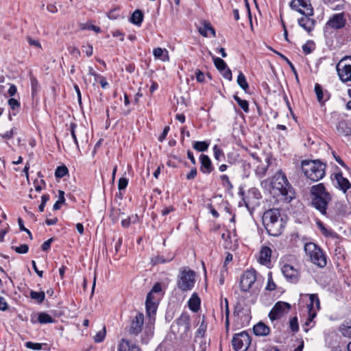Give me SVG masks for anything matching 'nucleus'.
Segmentation results:
<instances>
[{
  "label": "nucleus",
  "instance_id": "obj_1",
  "mask_svg": "<svg viewBox=\"0 0 351 351\" xmlns=\"http://www.w3.org/2000/svg\"><path fill=\"white\" fill-rule=\"evenodd\" d=\"M261 185L280 201L289 203L295 197L294 189L281 170H278L270 180H263Z\"/></svg>",
  "mask_w": 351,
  "mask_h": 351
},
{
  "label": "nucleus",
  "instance_id": "obj_2",
  "mask_svg": "<svg viewBox=\"0 0 351 351\" xmlns=\"http://www.w3.org/2000/svg\"><path fill=\"white\" fill-rule=\"evenodd\" d=\"M263 221L267 233L273 237L281 234L285 228V223L278 209L273 208L265 211L263 216Z\"/></svg>",
  "mask_w": 351,
  "mask_h": 351
},
{
  "label": "nucleus",
  "instance_id": "obj_3",
  "mask_svg": "<svg viewBox=\"0 0 351 351\" xmlns=\"http://www.w3.org/2000/svg\"><path fill=\"white\" fill-rule=\"evenodd\" d=\"M312 205L323 215H327L328 204L332 200L331 195L328 192L322 183L314 185L311 189Z\"/></svg>",
  "mask_w": 351,
  "mask_h": 351
},
{
  "label": "nucleus",
  "instance_id": "obj_4",
  "mask_svg": "<svg viewBox=\"0 0 351 351\" xmlns=\"http://www.w3.org/2000/svg\"><path fill=\"white\" fill-rule=\"evenodd\" d=\"M326 165L319 160H304L302 170L304 175L313 182L322 179L325 176Z\"/></svg>",
  "mask_w": 351,
  "mask_h": 351
},
{
  "label": "nucleus",
  "instance_id": "obj_5",
  "mask_svg": "<svg viewBox=\"0 0 351 351\" xmlns=\"http://www.w3.org/2000/svg\"><path fill=\"white\" fill-rule=\"evenodd\" d=\"M304 250L313 264L321 268L326 266L327 256L317 245L311 242L307 243L305 244Z\"/></svg>",
  "mask_w": 351,
  "mask_h": 351
},
{
  "label": "nucleus",
  "instance_id": "obj_6",
  "mask_svg": "<svg viewBox=\"0 0 351 351\" xmlns=\"http://www.w3.org/2000/svg\"><path fill=\"white\" fill-rule=\"evenodd\" d=\"M190 329V316L187 313H182L171 326V332L174 335H179L180 338L182 339L188 337Z\"/></svg>",
  "mask_w": 351,
  "mask_h": 351
},
{
  "label": "nucleus",
  "instance_id": "obj_7",
  "mask_svg": "<svg viewBox=\"0 0 351 351\" xmlns=\"http://www.w3.org/2000/svg\"><path fill=\"white\" fill-rule=\"evenodd\" d=\"M195 273L191 269L180 271L178 276L177 287L182 291L191 290L195 282Z\"/></svg>",
  "mask_w": 351,
  "mask_h": 351
},
{
  "label": "nucleus",
  "instance_id": "obj_8",
  "mask_svg": "<svg viewBox=\"0 0 351 351\" xmlns=\"http://www.w3.org/2000/svg\"><path fill=\"white\" fill-rule=\"evenodd\" d=\"M336 69L341 82H351V56L343 58L337 64Z\"/></svg>",
  "mask_w": 351,
  "mask_h": 351
},
{
  "label": "nucleus",
  "instance_id": "obj_9",
  "mask_svg": "<svg viewBox=\"0 0 351 351\" xmlns=\"http://www.w3.org/2000/svg\"><path fill=\"white\" fill-rule=\"evenodd\" d=\"M232 343L235 351H246L251 343L250 336L245 331L235 334L233 336Z\"/></svg>",
  "mask_w": 351,
  "mask_h": 351
},
{
  "label": "nucleus",
  "instance_id": "obj_10",
  "mask_svg": "<svg viewBox=\"0 0 351 351\" xmlns=\"http://www.w3.org/2000/svg\"><path fill=\"white\" fill-rule=\"evenodd\" d=\"M256 280V273L254 269L245 271L241 276L240 288L243 292L250 291L254 288Z\"/></svg>",
  "mask_w": 351,
  "mask_h": 351
},
{
  "label": "nucleus",
  "instance_id": "obj_11",
  "mask_svg": "<svg viewBox=\"0 0 351 351\" xmlns=\"http://www.w3.org/2000/svg\"><path fill=\"white\" fill-rule=\"evenodd\" d=\"M289 6L303 15H313L314 10L309 0H292Z\"/></svg>",
  "mask_w": 351,
  "mask_h": 351
},
{
  "label": "nucleus",
  "instance_id": "obj_12",
  "mask_svg": "<svg viewBox=\"0 0 351 351\" xmlns=\"http://www.w3.org/2000/svg\"><path fill=\"white\" fill-rule=\"evenodd\" d=\"M291 308L289 303L278 302L274 306L269 313V317L271 322L280 319Z\"/></svg>",
  "mask_w": 351,
  "mask_h": 351
},
{
  "label": "nucleus",
  "instance_id": "obj_13",
  "mask_svg": "<svg viewBox=\"0 0 351 351\" xmlns=\"http://www.w3.org/2000/svg\"><path fill=\"white\" fill-rule=\"evenodd\" d=\"M282 273L287 281L297 283L300 279V272L293 266L285 264L281 268Z\"/></svg>",
  "mask_w": 351,
  "mask_h": 351
},
{
  "label": "nucleus",
  "instance_id": "obj_14",
  "mask_svg": "<svg viewBox=\"0 0 351 351\" xmlns=\"http://www.w3.org/2000/svg\"><path fill=\"white\" fill-rule=\"evenodd\" d=\"M346 25V19L343 13H338L332 15L326 24L325 28L339 29L343 28Z\"/></svg>",
  "mask_w": 351,
  "mask_h": 351
},
{
  "label": "nucleus",
  "instance_id": "obj_15",
  "mask_svg": "<svg viewBox=\"0 0 351 351\" xmlns=\"http://www.w3.org/2000/svg\"><path fill=\"white\" fill-rule=\"evenodd\" d=\"M144 322V315L142 313H136L134 318L132 319L129 330V332L132 335H138L142 330V327Z\"/></svg>",
  "mask_w": 351,
  "mask_h": 351
},
{
  "label": "nucleus",
  "instance_id": "obj_16",
  "mask_svg": "<svg viewBox=\"0 0 351 351\" xmlns=\"http://www.w3.org/2000/svg\"><path fill=\"white\" fill-rule=\"evenodd\" d=\"M312 16L304 15L298 20V25L308 33L313 30L316 23L315 20L311 18Z\"/></svg>",
  "mask_w": 351,
  "mask_h": 351
},
{
  "label": "nucleus",
  "instance_id": "obj_17",
  "mask_svg": "<svg viewBox=\"0 0 351 351\" xmlns=\"http://www.w3.org/2000/svg\"><path fill=\"white\" fill-rule=\"evenodd\" d=\"M200 171L205 174L210 173L213 170V167L210 158L205 154L200 155Z\"/></svg>",
  "mask_w": 351,
  "mask_h": 351
},
{
  "label": "nucleus",
  "instance_id": "obj_18",
  "mask_svg": "<svg viewBox=\"0 0 351 351\" xmlns=\"http://www.w3.org/2000/svg\"><path fill=\"white\" fill-rule=\"evenodd\" d=\"M261 197V195L257 189H255V188L250 189L247 192V195L246 197L243 199L245 206L248 209H250V205L253 204V202H252V199L257 201Z\"/></svg>",
  "mask_w": 351,
  "mask_h": 351
},
{
  "label": "nucleus",
  "instance_id": "obj_19",
  "mask_svg": "<svg viewBox=\"0 0 351 351\" xmlns=\"http://www.w3.org/2000/svg\"><path fill=\"white\" fill-rule=\"evenodd\" d=\"M315 92L317 99L321 105H323L330 98L328 93L327 91L324 93L322 86L317 83L315 85Z\"/></svg>",
  "mask_w": 351,
  "mask_h": 351
},
{
  "label": "nucleus",
  "instance_id": "obj_20",
  "mask_svg": "<svg viewBox=\"0 0 351 351\" xmlns=\"http://www.w3.org/2000/svg\"><path fill=\"white\" fill-rule=\"evenodd\" d=\"M119 351H142L141 349L128 340L121 339L119 344Z\"/></svg>",
  "mask_w": 351,
  "mask_h": 351
},
{
  "label": "nucleus",
  "instance_id": "obj_21",
  "mask_svg": "<svg viewBox=\"0 0 351 351\" xmlns=\"http://www.w3.org/2000/svg\"><path fill=\"white\" fill-rule=\"evenodd\" d=\"M253 331L256 336H267L270 332V328L263 322H258L253 327Z\"/></svg>",
  "mask_w": 351,
  "mask_h": 351
},
{
  "label": "nucleus",
  "instance_id": "obj_22",
  "mask_svg": "<svg viewBox=\"0 0 351 351\" xmlns=\"http://www.w3.org/2000/svg\"><path fill=\"white\" fill-rule=\"evenodd\" d=\"M335 178L339 189L344 193H346L347 190L351 188V183L347 178H344L341 173H337L335 175Z\"/></svg>",
  "mask_w": 351,
  "mask_h": 351
},
{
  "label": "nucleus",
  "instance_id": "obj_23",
  "mask_svg": "<svg viewBox=\"0 0 351 351\" xmlns=\"http://www.w3.org/2000/svg\"><path fill=\"white\" fill-rule=\"evenodd\" d=\"M337 130L338 133L343 136L351 135V128L348 126L345 120L340 121L337 125Z\"/></svg>",
  "mask_w": 351,
  "mask_h": 351
},
{
  "label": "nucleus",
  "instance_id": "obj_24",
  "mask_svg": "<svg viewBox=\"0 0 351 351\" xmlns=\"http://www.w3.org/2000/svg\"><path fill=\"white\" fill-rule=\"evenodd\" d=\"M271 254V250L267 247L264 246L261 248L260 252V262L262 264H267L270 262Z\"/></svg>",
  "mask_w": 351,
  "mask_h": 351
},
{
  "label": "nucleus",
  "instance_id": "obj_25",
  "mask_svg": "<svg viewBox=\"0 0 351 351\" xmlns=\"http://www.w3.org/2000/svg\"><path fill=\"white\" fill-rule=\"evenodd\" d=\"M143 13L141 10H136L132 14L130 21L137 26H141L143 21Z\"/></svg>",
  "mask_w": 351,
  "mask_h": 351
},
{
  "label": "nucleus",
  "instance_id": "obj_26",
  "mask_svg": "<svg viewBox=\"0 0 351 351\" xmlns=\"http://www.w3.org/2000/svg\"><path fill=\"white\" fill-rule=\"evenodd\" d=\"M189 308L193 311L197 312L200 306V299L196 293H193L188 302Z\"/></svg>",
  "mask_w": 351,
  "mask_h": 351
},
{
  "label": "nucleus",
  "instance_id": "obj_27",
  "mask_svg": "<svg viewBox=\"0 0 351 351\" xmlns=\"http://www.w3.org/2000/svg\"><path fill=\"white\" fill-rule=\"evenodd\" d=\"M153 54L156 59H160L164 62L169 60L168 51L166 49L155 48L153 51Z\"/></svg>",
  "mask_w": 351,
  "mask_h": 351
},
{
  "label": "nucleus",
  "instance_id": "obj_28",
  "mask_svg": "<svg viewBox=\"0 0 351 351\" xmlns=\"http://www.w3.org/2000/svg\"><path fill=\"white\" fill-rule=\"evenodd\" d=\"M341 335L347 338H351V322H343L339 328Z\"/></svg>",
  "mask_w": 351,
  "mask_h": 351
},
{
  "label": "nucleus",
  "instance_id": "obj_29",
  "mask_svg": "<svg viewBox=\"0 0 351 351\" xmlns=\"http://www.w3.org/2000/svg\"><path fill=\"white\" fill-rule=\"evenodd\" d=\"M199 32L203 36H208V32H210L213 36H215V31L208 22H204V26L199 29Z\"/></svg>",
  "mask_w": 351,
  "mask_h": 351
},
{
  "label": "nucleus",
  "instance_id": "obj_30",
  "mask_svg": "<svg viewBox=\"0 0 351 351\" xmlns=\"http://www.w3.org/2000/svg\"><path fill=\"white\" fill-rule=\"evenodd\" d=\"M309 298H310V304H308V310L311 309V311H313V308L314 304L315 305L317 310H319L320 309V302H319V300L318 298V295L316 293L310 294Z\"/></svg>",
  "mask_w": 351,
  "mask_h": 351
},
{
  "label": "nucleus",
  "instance_id": "obj_31",
  "mask_svg": "<svg viewBox=\"0 0 351 351\" xmlns=\"http://www.w3.org/2000/svg\"><path fill=\"white\" fill-rule=\"evenodd\" d=\"M219 179L221 185L227 191H231L232 190L233 185L227 175L223 174L220 176Z\"/></svg>",
  "mask_w": 351,
  "mask_h": 351
},
{
  "label": "nucleus",
  "instance_id": "obj_32",
  "mask_svg": "<svg viewBox=\"0 0 351 351\" xmlns=\"http://www.w3.org/2000/svg\"><path fill=\"white\" fill-rule=\"evenodd\" d=\"M237 82L239 86L245 91H247V90L249 88V85L246 80L245 76L241 71H239Z\"/></svg>",
  "mask_w": 351,
  "mask_h": 351
},
{
  "label": "nucleus",
  "instance_id": "obj_33",
  "mask_svg": "<svg viewBox=\"0 0 351 351\" xmlns=\"http://www.w3.org/2000/svg\"><path fill=\"white\" fill-rule=\"evenodd\" d=\"M38 321L40 324H50L55 322L54 319L46 313H40L38 316Z\"/></svg>",
  "mask_w": 351,
  "mask_h": 351
},
{
  "label": "nucleus",
  "instance_id": "obj_34",
  "mask_svg": "<svg viewBox=\"0 0 351 351\" xmlns=\"http://www.w3.org/2000/svg\"><path fill=\"white\" fill-rule=\"evenodd\" d=\"M145 306L147 313L149 317H151L152 315L156 314L157 310V304L155 301H150L149 303L145 301Z\"/></svg>",
  "mask_w": 351,
  "mask_h": 351
},
{
  "label": "nucleus",
  "instance_id": "obj_35",
  "mask_svg": "<svg viewBox=\"0 0 351 351\" xmlns=\"http://www.w3.org/2000/svg\"><path fill=\"white\" fill-rule=\"evenodd\" d=\"M267 165H258L256 169V176L262 178L265 176L268 166L269 165V159L267 158L266 160Z\"/></svg>",
  "mask_w": 351,
  "mask_h": 351
},
{
  "label": "nucleus",
  "instance_id": "obj_36",
  "mask_svg": "<svg viewBox=\"0 0 351 351\" xmlns=\"http://www.w3.org/2000/svg\"><path fill=\"white\" fill-rule=\"evenodd\" d=\"M30 297L32 299L36 300L38 303H42L45 298V294L44 291L37 292L35 291H31Z\"/></svg>",
  "mask_w": 351,
  "mask_h": 351
},
{
  "label": "nucleus",
  "instance_id": "obj_37",
  "mask_svg": "<svg viewBox=\"0 0 351 351\" xmlns=\"http://www.w3.org/2000/svg\"><path fill=\"white\" fill-rule=\"evenodd\" d=\"M213 62L215 67L219 71H225L227 69V64L224 62L223 60H222L220 58L218 57H213Z\"/></svg>",
  "mask_w": 351,
  "mask_h": 351
},
{
  "label": "nucleus",
  "instance_id": "obj_38",
  "mask_svg": "<svg viewBox=\"0 0 351 351\" xmlns=\"http://www.w3.org/2000/svg\"><path fill=\"white\" fill-rule=\"evenodd\" d=\"M233 97H234V99L237 102V104L240 106V108H242V110L245 112H249V104H248L247 101L241 99L237 95H234Z\"/></svg>",
  "mask_w": 351,
  "mask_h": 351
},
{
  "label": "nucleus",
  "instance_id": "obj_39",
  "mask_svg": "<svg viewBox=\"0 0 351 351\" xmlns=\"http://www.w3.org/2000/svg\"><path fill=\"white\" fill-rule=\"evenodd\" d=\"M69 170L65 165L58 166L55 171V176L57 178H62L68 174Z\"/></svg>",
  "mask_w": 351,
  "mask_h": 351
},
{
  "label": "nucleus",
  "instance_id": "obj_40",
  "mask_svg": "<svg viewBox=\"0 0 351 351\" xmlns=\"http://www.w3.org/2000/svg\"><path fill=\"white\" fill-rule=\"evenodd\" d=\"M209 143L206 141H196L194 143L193 147L198 152L206 151L208 148Z\"/></svg>",
  "mask_w": 351,
  "mask_h": 351
},
{
  "label": "nucleus",
  "instance_id": "obj_41",
  "mask_svg": "<svg viewBox=\"0 0 351 351\" xmlns=\"http://www.w3.org/2000/svg\"><path fill=\"white\" fill-rule=\"evenodd\" d=\"M214 158L218 161H222L225 159V155L222 149L215 145L213 148Z\"/></svg>",
  "mask_w": 351,
  "mask_h": 351
},
{
  "label": "nucleus",
  "instance_id": "obj_42",
  "mask_svg": "<svg viewBox=\"0 0 351 351\" xmlns=\"http://www.w3.org/2000/svg\"><path fill=\"white\" fill-rule=\"evenodd\" d=\"M65 202L64 192L63 191H58V199L56 202L53 205V210H58L60 208V204H64Z\"/></svg>",
  "mask_w": 351,
  "mask_h": 351
},
{
  "label": "nucleus",
  "instance_id": "obj_43",
  "mask_svg": "<svg viewBox=\"0 0 351 351\" xmlns=\"http://www.w3.org/2000/svg\"><path fill=\"white\" fill-rule=\"evenodd\" d=\"M315 316H316V312L311 311V310L309 309L308 317L304 324V326H303V329L306 332H307L309 330V328H307V326H308L311 324V323L313 322V320L315 317Z\"/></svg>",
  "mask_w": 351,
  "mask_h": 351
},
{
  "label": "nucleus",
  "instance_id": "obj_44",
  "mask_svg": "<svg viewBox=\"0 0 351 351\" xmlns=\"http://www.w3.org/2000/svg\"><path fill=\"white\" fill-rule=\"evenodd\" d=\"M273 51L274 53H276V54H278L283 60H285L286 62H288V65L290 66L291 71H293V73L295 74V77H296V79L298 80V73H297V71H296V69L295 68L294 65L292 64V62L285 56H284L283 54H282L280 52H278L275 50H273Z\"/></svg>",
  "mask_w": 351,
  "mask_h": 351
},
{
  "label": "nucleus",
  "instance_id": "obj_45",
  "mask_svg": "<svg viewBox=\"0 0 351 351\" xmlns=\"http://www.w3.org/2000/svg\"><path fill=\"white\" fill-rule=\"evenodd\" d=\"M320 230H321L322 234L326 237H331V238H337L338 237V234L335 231H333L331 229H328V228H325L323 225L320 226Z\"/></svg>",
  "mask_w": 351,
  "mask_h": 351
},
{
  "label": "nucleus",
  "instance_id": "obj_46",
  "mask_svg": "<svg viewBox=\"0 0 351 351\" xmlns=\"http://www.w3.org/2000/svg\"><path fill=\"white\" fill-rule=\"evenodd\" d=\"M206 330V326L204 325L203 323H202L201 325L199 326V328L196 331V335H195V341L196 342L198 341L199 339L204 338V337Z\"/></svg>",
  "mask_w": 351,
  "mask_h": 351
},
{
  "label": "nucleus",
  "instance_id": "obj_47",
  "mask_svg": "<svg viewBox=\"0 0 351 351\" xmlns=\"http://www.w3.org/2000/svg\"><path fill=\"white\" fill-rule=\"evenodd\" d=\"M107 16L111 20H115V19H119L120 17L119 8L117 7V8H114V9L110 10L108 12Z\"/></svg>",
  "mask_w": 351,
  "mask_h": 351
},
{
  "label": "nucleus",
  "instance_id": "obj_48",
  "mask_svg": "<svg viewBox=\"0 0 351 351\" xmlns=\"http://www.w3.org/2000/svg\"><path fill=\"white\" fill-rule=\"evenodd\" d=\"M77 128V124L75 123H71L70 124V132L71 135L72 136V138L73 139V141L77 147V149H79V144L77 141V138L75 134V128Z\"/></svg>",
  "mask_w": 351,
  "mask_h": 351
},
{
  "label": "nucleus",
  "instance_id": "obj_49",
  "mask_svg": "<svg viewBox=\"0 0 351 351\" xmlns=\"http://www.w3.org/2000/svg\"><path fill=\"white\" fill-rule=\"evenodd\" d=\"M105 337H106V328L104 327V328L101 330L97 332V334L94 337V341L96 343L102 342L104 340Z\"/></svg>",
  "mask_w": 351,
  "mask_h": 351
},
{
  "label": "nucleus",
  "instance_id": "obj_50",
  "mask_svg": "<svg viewBox=\"0 0 351 351\" xmlns=\"http://www.w3.org/2000/svg\"><path fill=\"white\" fill-rule=\"evenodd\" d=\"M12 248L19 254H26L29 250V247L27 244H22L19 247H12Z\"/></svg>",
  "mask_w": 351,
  "mask_h": 351
},
{
  "label": "nucleus",
  "instance_id": "obj_51",
  "mask_svg": "<svg viewBox=\"0 0 351 351\" xmlns=\"http://www.w3.org/2000/svg\"><path fill=\"white\" fill-rule=\"evenodd\" d=\"M290 328L293 332H296L299 330V326L298 323V318L296 317H293L290 320Z\"/></svg>",
  "mask_w": 351,
  "mask_h": 351
},
{
  "label": "nucleus",
  "instance_id": "obj_52",
  "mask_svg": "<svg viewBox=\"0 0 351 351\" xmlns=\"http://www.w3.org/2000/svg\"><path fill=\"white\" fill-rule=\"evenodd\" d=\"M49 199V195L47 194H44L41 197V203L38 206V210L40 212H43L46 203Z\"/></svg>",
  "mask_w": 351,
  "mask_h": 351
},
{
  "label": "nucleus",
  "instance_id": "obj_53",
  "mask_svg": "<svg viewBox=\"0 0 351 351\" xmlns=\"http://www.w3.org/2000/svg\"><path fill=\"white\" fill-rule=\"evenodd\" d=\"M199 346L197 350L194 348L193 351H206L207 348L206 341L204 338H200L199 341Z\"/></svg>",
  "mask_w": 351,
  "mask_h": 351
},
{
  "label": "nucleus",
  "instance_id": "obj_54",
  "mask_svg": "<svg viewBox=\"0 0 351 351\" xmlns=\"http://www.w3.org/2000/svg\"><path fill=\"white\" fill-rule=\"evenodd\" d=\"M128 184V180L126 178H121L118 182V188L119 191L124 190Z\"/></svg>",
  "mask_w": 351,
  "mask_h": 351
},
{
  "label": "nucleus",
  "instance_id": "obj_55",
  "mask_svg": "<svg viewBox=\"0 0 351 351\" xmlns=\"http://www.w3.org/2000/svg\"><path fill=\"white\" fill-rule=\"evenodd\" d=\"M276 285L272 280L271 273H269L266 289L269 290V291H274L276 289Z\"/></svg>",
  "mask_w": 351,
  "mask_h": 351
},
{
  "label": "nucleus",
  "instance_id": "obj_56",
  "mask_svg": "<svg viewBox=\"0 0 351 351\" xmlns=\"http://www.w3.org/2000/svg\"><path fill=\"white\" fill-rule=\"evenodd\" d=\"M25 346L27 348L32 349V350H40L42 348V344L39 343H33L32 341H27L25 343Z\"/></svg>",
  "mask_w": 351,
  "mask_h": 351
},
{
  "label": "nucleus",
  "instance_id": "obj_57",
  "mask_svg": "<svg viewBox=\"0 0 351 351\" xmlns=\"http://www.w3.org/2000/svg\"><path fill=\"white\" fill-rule=\"evenodd\" d=\"M313 43L312 42H307L305 44H304L302 45V50H303V52L305 53V54H309L312 52L313 51Z\"/></svg>",
  "mask_w": 351,
  "mask_h": 351
},
{
  "label": "nucleus",
  "instance_id": "obj_58",
  "mask_svg": "<svg viewBox=\"0 0 351 351\" xmlns=\"http://www.w3.org/2000/svg\"><path fill=\"white\" fill-rule=\"evenodd\" d=\"M8 103L12 110L20 108V102L16 99L10 98Z\"/></svg>",
  "mask_w": 351,
  "mask_h": 351
},
{
  "label": "nucleus",
  "instance_id": "obj_59",
  "mask_svg": "<svg viewBox=\"0 0 351 351\" xmlns=\"http://www.w3.org/2000/svg\"><path fill=\"white\" fill-rule=\"evenodd\" d=\"M38 83L36 80L32 79V97H34L38 91Z\"/></svg>",
  "mask_w": 351,
  "mask_h": 351
},
{
  "label": "nucleus",
  "instance_id": "obj_60",
  "mask_svg": "<svg viewBox=\"0 0 351 351\" xmlns=\"http://www.w3.org/2000/svg\"><path fill=\"white\" fill-rule=\"evenodd\" d=\"M68 50L71 55L74 56L76 58L80 56V51L75 47L70 46L68 47Z\"/></svg>",
  "mask_w": 351,
  "mask_h": 351
},
{
  "label": "nucleus",
  "instance_id": "obj_61",
  "mask_svg": "<svg viewBox=\"0 0 351 351\" xmlns=\"http://www.w3.org/2000/svg\"><path fill=\"white\" fill-rule=\"evenodd\" d=\"M195 77L196 80L198 82H203L205 80V75L203 72H202L200 70L197 69L195 71Z\"/></svg>",
  "mask_w": 351,
  "mask_h": 351
},
{
  "label": "nucleus",
  "instance_id": "obj_62",
  "mask_svg": "<svg viewBox=\"0 0 351 351\" xmlns=\"http://www.w3.org/2000/svg\"><path fill=\"white\" fill-rule=\"evenodd\" d=\"M27 42H28L29 45L31 46H34V47L39 48V49L41 48V44L40 43V42L38 40H34V39L32 38L31 37H27Z\"/></svg>",
  "mask_w": 351,
  "mask_h": 351
},
{
  "label": "nucleus",
  "instance_id": "obj_63",
  "mask_svg": "<svg viewBox=\"0 0 351 351\" xmlns=\"http://www.w3.org/2000/svg\"><path fill=\"white\" fill-rule=\"evenodd\" d=\"M8 304L3 297L0 296V311H5L8 309Z\"/></svg>",
  "mask_w": 351,
  "mask_h": 351
},
{
  "label": "nucleus",
  "instance_id": "obj_64",
  "mask_svg": "<svg viewBox=\"0 0 351 351\" xmlns=\"http://www.w3.org/2000/svg\"><path fill=\"white\" fill-rule=\"evenodd\" d=\"M162 291V286H161V284L159 283V282H157L156 283L152 289H151L150 292H152V293H160V291Z\"/></svg>",
  "mask_w": 351,
  "mask_h": 351
}]
</instances>
